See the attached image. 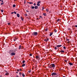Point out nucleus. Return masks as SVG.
<instances>
[{
	"mask_svg": "<svg viewBox=\"0 0 77 77\" xmlns=\"http://www.w3.org/2000/svg\"><path fill=\"white\" fill-rule=\"evenodd\" d=\"M55 64H52L50 65V66H48V68H51V69H52L53 68V69H54L55 67Z\"/></svg>",
	"mask_w": 77,
	"mask_h": 77,
	"instance_id": "f257e3e1",
	"label": "nucleus"
},
{
	"mask_svg": "<svg viewBox=\"0 0 77 77\" xmlns=\"http://www.w3.org/2000/svg\"><path fill=\"white\" fill-rule=\"evenodd\" d=\"M52 77H57V74L55 72H53L51 74Z\"/></svg>",
	"mask_w": 77,
	"mask_h": 77,
	"instance_id": "f03ea898",
	"label": "nucleus"
},
{
	"mask_svg": "<svg viewBox=\"0 0 77 77\" xmlns=\"http://www.w3.org/2000/svg\"><path fill=\"white\" fill-rule=\"evenodd\" d=\"M32 35H33V36H37L38 35V32H34L32 33Z\"/></svg>",
	"mask_w": 77,
	"mask_h": 77,
	"instance_id": "7ed1b4c3",
	"label": "nucleus"
},
{
	"mask_svg": "<svg viewBox=\"0 0 77 77\" xmlns=\"http://www.w3.org/2000/svg\"><path fill=\"white\" fill-rule=\"evenodd\" d=\"M11 56H14L15 55V54L14 53H11Z\"/></svg>",
	"mask_w": 77,
	"mask_h": 77,
	"instance_id": "20e7f679",
	"label": "nucleus"
},
{
	"mask_svg": "<svg viewBox=\"0 0 77 77\" xmlns=\"http://www.w3.org/2000/svg\"><path fill=\"white\" fill-rule=\"evenodd\" d=\"M61 46H62L61 45H57V47H61Z\"/></svg>",
	"mask_w": 77,
	"mask_h": 77,
	"instance_id": "39448f33",
	"label": "nucleus"
},
{
	"mask_svg": "<svg viewBox=\"0 0 77 77\" xmlns=\"http://www.w3.org/2000/svg\"><path fill=\"white\" fill-rule=\"evenodd\" d=\"M21 45H20L19 46V47L18 48V49L19 50H21Z\"/></svg>",
	"mask_w": 77,
	"mask_h": 77,
	"instance_id": "423d86ee",
	"label": "nucleus"
},
{
	"mask_svg": "<svg viewBox=\"0 0 77 77\" xmlns=\"http://www.w3.org/2000/svg\"><path fill=\"white\" fill-rule=\"evenodd\" d=\"M22 75L23 77H25V75H24V74L23 73H22Z\"/></svg>",
	"mask_w": 77,
	"mask_h": 77,
	"instance_id": "0eeeda50",
	"label": "nucleus"
},
{
	"mask_svg": "<svg viewBox=\"0 0 77 77\" xmlns=\"http://www.w3.org/2000/svg\"><path fill=\"white\" fill-rule=\"evenodd\" d=\"M17 17H20V14H17Z\"/></svg>",
	"mask_w": 77,
	"mask_h": 77,
	"instance_id": "6e6552de",
	"label": "nucleus"
},
{
	"mask_svg": "<svg viewBox=\"0 0 77 77\" xmlns=\"http://www.w3.org/2000/svg\"><path fill=\"white\" fill-rule=\"evenodd\" d=\"M69 65H73V64H72V63H69Z\"/></svg>",
	"mask_w": 77,
	"mask_h": 77,
	"instance_id": "1a4fd4ad",
	"label": "nucleus"
},
{
	"mask_svg": "<svg viewBox=\"0 0 77 77\" xmlns=\"http://www.w3.org/2000/svg\"><path fill=\"white\" fill-rule=\"evenodd\" d=\"M25 65H26V64L23 63V64L22 65V66H23H23H25Z\"/></svg>",
	"mask_w": 77,
	"mask_h": 77,
	"instance_id": "9d476101",
	"label": "nucleus"
},
{
	"mask_svg": "<svg viewBox=\"0 0 77 77\" xmlns=\"http://www.w3.org/2000/svg\"><path fill=\"white\" fill-rule=\"evenodd\" d=\"M52 35H53V32H51L50 34V36H51Z\"/></svg>",
	"mask_w": 77,
	"mask_h": 77,
	"instance_id": "9b49d317",
	"label": "nucleus"
},
{
	"mask_svg": "<svg viewBox=\"0 0 77 77\" xmlns=\"http://www.w3.org/2000/svg\"><path fill=\"white\" fill-rule=\"evenodd\" d=\"M35 9H37L38 8V6H36L35 7Z\"/></svg>",
	"mask_w": 77,
	"mask_h": 77,
	"instance_id": "f8f14e48",
	"label": "nucleus"
},
{
	"mask_svg": "<svg viewBox=\"0 0 77 77\" xmlns=\"http://www.w3.org/2000/svg\"><path fill=\"white\" fill-rule=\"evenodd\" d=\"M9 73H5V75H9Z\"/></svg>",
	"mask_w": 77,
	"mask_h": 77,
	"instance_id": "ddd939ff",
	"label": "nucleus"
},
{
	"mask_svg": "<svg viewBox=\"0 0 77 77\" xmlns=\"http://www.w3.org/2000/svg\"><path fill=\"white\" fill-rule=\"evenodd\" d=\"M35 57L36 58V59H38V58H39V56H36Z\"/></svg>",
	"mask_w": 77,
	"mask_h": 77,
	"instance_id": "4468645a",
	"label": "nucleus"
},
{
	"mask_svg": "<svg viewBox=\"0 0 77 77\" xmlns=\"http://www.w3.org/2000/svg\"><path fill=\"white\" fill-rule=\"evenodd\" d=\"M28 3H29V4H33V2H28Z\"/></svg>",
	"mask_w": 77,
	"mask_h": 77,
	"instance_id": "2eb2a0df",
	"label": "nucleus"
},
{
	"mask_svg": "<svg viewBox=\"0 0 77 77\" xmlns=\"http://www.w3.org/2000/svg\"><path fill=\"white\" fill-rule=\"evenodd\" d=\"M48 39H47L46 40H44V41H45L46 42H47V41H48Z\"/></svg>",
	"mask_w": 77,
	"mask_h": 77,
	"instance_id": "dca6fc26",
	"label": "nucleus"
},
{
	"mask_svg": "<svg viewBox=\"0 0 77 77\" xmlns=\"http://www.w3.org/2000/svg\"><path fill=\"white\" fill-rule=\"evenodd\" d=\"M43 15H44V16H46V14H45V13H43Z\"/></svg>",
	"mask_w": 77,
	"mask_h": 77,
	"instance_id": "f3484780",
	"label": "nucleus"
},
{
	"mask_svg": "<svg viewBox=\"0 0 77 77\" xmlns=\"http://www.w3.org/2000/svg\"><path fill=\"white\" fill-rule=\"evenodd\" d=\"M61 53H64L65 51H61Z\"/></svg>",
	"mask_w": 77,
	"mask_h": 77,
	"instance_id": "a211bd4d",
	"label": "nucleus"
},
{
	"mask_svg": "<svg viewBox=\"0 0 77 77\" xmlns=\"http://www.w3.org/2000/svg\"><path fill=\"white\" fill-rule=\"evenodd\" d=\"M37 5L38 6H40V4L37 3Z\"/></svg>",
	"mask_w": 77,
	"mask_h": 77,
	"instance_id": "6ab92c4d",
	"label": "nucleus"
},
{
	"mask_svg": "<svg viewBox=\"0 0 77 77\" xmlns=\"http://www.w3.org/2000/svg\"><path fill=\"white\" fill-rule=\"evenodd\" d=\"M54 32H57V30L56 29H55L54 30Z\"/></svg>",
	"mask_w": 77,
	"mask_h": 77,
	"instance_id": "aec40b11",
	"label": "nucleus"
},
{
	"mask_svg": "<svg viewBox=\"0 0 77 77\" xmlns=\"http://www.w3.org/2000/svg\"><path fill=\"white\" fill-rule=\"evenodd\" d=\"M46 11L47 12H48V11H49V10L47 9H46Z\"/></svg>",
	"mask_w": 77,
	"mask_h": 77,
	"instance_id": "412c9836",
	"label": "nucleus"
},
{
	"mask_svg": "<svg viewBox=\"0 0 77 77\" xmlns=\"http://www.w3.org/2000/svg\"><path fill=\"white\" fill-rule=\"evenodd\" d=\"M66 41H69V39H66Z\"/></svg>",
	"mask_w": 77,
	"mask_h": 77,
	"instance_id": "4be33fe9",
	"label": "nucleus"
},
{
	"mask_svg": "<svg viewBox=\"0 0 77 77\" xmlns=\"http://www.w3.org/2000/svg\"><path fill=\"white\" fill-rule=\"evenodd\" d=\"M22 63H25V60L23 61V62H22Z\"/></svg>",
	"mask_w": 77,
	"mask_h": 77,
	"instance_id": "5701e85b",
	"label": "nucleus"
},
{
	"mask_svg": "<svg viewBox=\"0 0 77 77\" xmlns=\"http://www.w3.org/2000/svg\"><path fill=\"white\" fill-rule=\"evenodd\" d=\"M21 19L22 20H23V17H21Z\"/></svg>",
	"mask_w": 77,
	"mask_h": 77,
	"instance_id": "b1692460",
	"label": "nucleus"
},
{
	"mask_svg": "<svg viewBox=\"0 0 77 77\" xmlns=\"http://www.w3.org/2000/svg\"><path fill=\"white\" fill-rule=\"evenodd\" d=\"M13 7H14V8H15V7L16 5H14L13 6Z\"/></svg>",
	"mask_w": 77,
	"mask_h": 77,
	"instance_id": "393cba45",
	"label": "nucleus"
},
{
	"mask_svg": "<svg viewBox=\"0 0 77 77\" xmlns=\"http://www.w3.org/2000/svg\"><path fill=\"white\" fill-rule=\"evenodd\" d=\"M32 8V9H34L35 8V7L34 6L31 7Z\"/></svg>",
	"mask_w": 77,
	"mask_h": 77,
	"instance_id": "a878e982",
	"label": "nucleus"
},
{
	"mask_svg": "<svg viewBox=\"0 0 77 77\" xmlns=\"http://www.w3.org/2000/svg\"><path fill=\"white\" fill-rule=\"evenodd\" d=\"M40 3H41V1H39L37 2V3L39 4Z\"/></svg>",
	"mask_w": 77,
	"mask_h": 77,
	"instance_id": "bb28decb",
	"label": "nucleus"
},
{
	"mask_svg": "<svg viewBox=\"0 0 77 77\" xmlns=\"http://www.w3.org/2000/svg\"><path fill=\"white\" fill-rule=\"evenodd\" d=\"M21 74H22V73H21V72L19 73V75H20V76L21 75Z\"/></svg>",
	"mask_w": 77,
	"mask_h": 77,
	"instance_id": "cd10ccee",
	"label": "nucleus"
},
{
	"mask_svg": "<svg viewBox=\"0 0 77 77\" xmlns=\"http://www.w3.org/2000/svg\"><path fill=\"white\" fill-rule=\"evenodd\" d=\"M3 11H4V10H1V12H3Z\"/></svg>",
	"mask_w": 77,
	"mask_h": 77,
	"instance_id": "c85d7f7f",
	"label": "nucleus"
},
{
	"mask_svg": "<svg viewBox=\"0 0 77 77\" xmlns=\"http://www.w3.org/2000/svg\"><path fill=\"white\" fill-rule=\"evenodd\" d=\"M14 14H17V13H16V12H15V11H14Z\"/></svg>",
	"mask_w": 77,
	"mask_h": 77,
	"instance_id": "c756f323",
	"label": "nucleus"
},
{
	"mask_svg": "<svg viewBox=\"0 0 77 77\" xmlns=\"http://www.w3.org/2000/svg\"><path fill=\"white\" fill-rule=\"evenodd\" d=\"M1 5H3V4H4V3H3V2H2V3H1Z\"/></svg>",
	"mask_w": 77,
	"mask_h": 77,
	"instance_id": "7c9ffc66",
	"label": "nucleus"
},
{
	"mask_svg": "<svg viewBox=\"0 0 77 77\" xmlns=\"http://www.w3.org/2000/svg\"><path fill=\"white\" fill-rule=\"evenodd\" d=\"M29 56H32V54H29Z\"/></svg>",
	"mask_w": 77,
	"mask_h": 77,
	"instance_id": "2f4dec72",
	"label": "nucleus"
},
{
	"mask_svg": "<svg viewBox=\"0 0 77 77\" xmlns=\"http://www.w3.org/2000/svg\"><path fill=\"white\" fill-rule=\"evenodd\" d=\"M63 48H64V49H66V47H65V46H64Z\"/></svg>",
	"mask_w": 77,
	"mask_h": 77,
	"instance_id": "473e14b6",
	"label": "nucleus"
},
{
	"mask_svg": "<svg viewBox=\"0 0 77 77\" xmlns=\"http://www.w3.org/2000/svg\"><path fill=\"white\" fill-rule=\"evenodd\" d=\"M64 61L65 62H67V60H64Z\"/></svg>",
	"mask_w": 77,
	"mask_h": 77,
	"instance_id": "72a5a7b5",
	"label": "nucleus"
},
{
	"mask_svg": "<svg viewBox=\"0 0 77 77\" xmlns=\"http://www.w3.org/2000/svg\"><path fill=\"white\" fill-rule=\"evenodd\" d=\"M54 49H55V50H56V49H57V47H55Z\"/></svg>",
	"mask_w": 77,
	"mask_h": 77,
	"instance_id": "f704fd0d",
	"label": "nucleus"
},
{
	"mask_svg": "<svg viewBox=\"0 0 77 77\" xmlns=\"http://www.w3.org/2000/svg\"><path fill=\"white\" fill-rule=\"evenodd\" d=\"M59 21V19H58L57 20V22H58Z\"/></svg>",
	"mask_w": 77,
	"mask_h": 77,
	"instance_id": "c9c22d12",
	"label": "nucleus"
},
{
	"mask_svg": "<svg viewBox=\"0 0 77 77\" xmlns=\"http://www.w3.org/2000/svg\"><path fill=\"white\" fill-rule=\"evenodd\" d=\"M1 1H2V3H4V2H3V0H1Z\"/></svg>",
	"mask_w": 77,
	"mask_h": 77,
	"instance_id": "e433bc0d",
	"label": "nucleus"
},
{
	"mask_svg": "<svg viewBox=\"0 0 77 77\" xmlns=\"http://www.w3.org/2000/svg\"><path fill=\"white\" fill-rule=\"evenodd\" d=\"M48 30V29H45V31L46 32H47V31Z\"/></svg>",
	"mask_w": 77,
	"mask_h": 77,
	"instance_id": "4c0bfd02",
	"label": "nucleus"
},
{
	"mask_svg": "<svg viewBox=\"0 0 77 77\" xmlns=\"http://www.w3.org/2000/svg\"><path fill=\"white\" fill-rule=\"evenodd\" d=\"M19 70L20 71H22V69H19Z\"/></svg>",
	"mask_w": 77,
	"mask_h": 77,
	"instance_id": "58836bf2",
	"label": "nucleus"
},
{
	"mask_svg": "<svg viewBox=\"0 0 77 77\" xmlns=\"http://www.w3.org/2000/svg\"><path fill=\"white\" fill-rule=\"evenodd\" d=\"M34 6H36V4L34 3Z\"/></svg>",
	"mask_w": 77,
	"mask_h": 77,
	"instance_id": "ea45409f",
	"label": "nucleus"
},
{
	"mask_svg": "<svg viewBox=\"0 0 77 77\" xmlns=\"http://www.w3.org/2000/svg\"><path fill=\"white\" fill-rule=\"evenodd\" d=\"M42 8H42V11H43V10H44V8L43 7H42Z\"/></svg>",
	"mask_w": 77,
	"mask_h": 77,
	"instance_id": "a19ab883",
	"label": "nucleus"
},
{
	"mask_svg": "<svg viewBox=\"0 0 77 77\" xmlns=\"http://www.w3.org/2000/svg\"><path fill=\"white\" fill-rule=\"evenodd\" d=\"M19 71H20V69H17V71H18V72H19Z\"/></svg>",
	"mask_w": 77,
	"mask_h": 77,
	"instance_id": "79ce46f5",
	"label": "nucleus"
},
{
	"mask_svg": "<svg viewBox=\"0 0 77 77\" xmlns=\"http://www.w3.org/2000/svg\"><path fill=\"white\" fill-rule=\"evenodd\" d=\"M28 72H29V73H30V72H31V71H28Z\"/></svg>",
	"mask_w": 77,
	"mask_h": 77,
	"instance_id": "37998d69",
	"label": "nucleus"
},
{
	"mask_svg": "<svg viewBox=\"0 0 77 77\" xmlns=\"http://www.w3.org/2000/svg\"><path fill=\"white\" fill-rule=\"evenodd\" d=\"M25 16H26V17H27V14H25Z\"/></svg>",
	"mask_w": 77,
	"mask_h": 77,
	"instance_id": "c03bdc74",
	"label": "nucleus"
},
{
	"mask_svg": "<svg viewBox=\"0 0 77 77\" xmlns=\"http://www.w3.org/2000/svg\"><path fill=\"white\" fill-rule=\"evenodd\" d=\"M40 17L41 18H42V16H40Z\"/></svg>",
	"mask_w": 77,
	"mask_h": 77,
	"instance_id": "a18cd8bd",
	"label": "nucleus"
},
{
	"mask_svg": "<svg viewBox=\"0 0 77 77\" xmlns=\"http://www.w3.org/2000/svg\"><path fill=\"white\" fill-rule=\"evenodd\" d=\"M10 24H11V23H8V25H10Z\"/></svg>",
	"mask_w": 77,
	"mask_h": 77,
	"instance_id": "49530a36",
	"label": "nucleus"
},
{
	"mask_svg": "<svg viewBox=\"0 0 77 77\" xmlns=\"http://www.w3.org/2000/svg\"><path fill=\"white\" fill-rule=\"evenodd\" d=\"M14 12H11V14H14Z\"/></svg>",
	"mask_w": 77,
	"mask_h": 77,
	"instance_id": "de8ad7c7",
	"label": "nucleus"
},
{
	"mask_svg": "<svg viewBox=\"0 0 77 77\" xmlns=\"http://www.w3.org/2000/svg\"><path fill=\"white\" fill-rule=\"evenodd\" d=\"M75 27H77V25L75 26Z\"/></svg>",
	"mask_w": 77,
	"mask_h": 77,
	"instance_id": "09e8293b",
	"label": "nucleus"
},
{
	"mask_svg": "<svg viewBox=\"0 0 77 77\" xmlns=\"http://www.w3.org/2000/svg\"><path fill=\"white\" fill-rule=\"evenodd\" d=\"M14 41H16V39H14Z\"/></svg>",
	"mask_w": 77,
	"mask_h": 77,
	"instance_id": "8fccbe9b",
	"label": "nucleus"
},
{
	"mask_svg": "<svg viewBox=\"0 0 77 77\" xmlns=\"http://www.w3.org/2000/svg\"><path fill=\"white\" fill-rule=\"evenodd\" d=\"M26 12H29V11H26Z\"/></svg>",
	"mask_w": 77,
	"mask_h": 77,
	"instance_id": "3c124183",
	"label": "nucleus"
},
{
	"mask_svg": "<svg viewBox=\"0 0 77 77\" xmlns=\"http://www.w3.org/2000/svg\"><path fill=\"white\" fill-rule=\"evenodd\" d=\"M16 73H18V72H16Z\"/></svg>",
	"mask_w": 77,
	"mask_h": 77,
	"instance_id": "603ef678",
	"label": "nucleus"
},
{
	"mask_svg": "<svg viewBox=\"0 0 77 77\" xmlns=\"http://www.w3.org/2000/svg\"><path fill=\"white\" fill-rule=\"evenodd\" d=\"M16 77H18L19 76H18V75H17V76H16Z\"/></svg>",
	"mask_w": 77,
	"mask_h": 77,
	"instance_id": "864d4df0",
	"label": "nucleus"
},
{
	"mask_svg": "<svg viewBox=\"0 0 77 77\" xmlns=\"http://www.w3.org/2000/svg\"><path fill=\"white\" fill-rule=\"evenodd\" d=\"M63 77H65V76H63Z\"/></svg>",
	"mask_w": 77,
	"mask_h": 77,
	"instance_id": "5fc2aeb1",
	"label": "nucleus"
},
{
	"mask_svg": "<svg viewBox=\"0 0 77 77\" xmlns=\"http://www.w3.org/2000/svg\"><path fill=\"white\" fill-rule=\"evenodd\" d=\"M1 0H0V2H1Z\"/></svg>",
	"mask_w": 77,
	"mask_h": 77,
	"instance_id": "6e6d98bb",
	"label": "nucleus"
},
{
	"mask_svg": "<svg viewBox=\"0 0 77 77\" xmlns=\"http://www.w3.org/2000/svg\"><path fill=\"white\" fill-rule=\"evenodd\" d=\"M39 19H41V18H39Z\"/></svg>",
	"mask_w": 77,
	"mask_h": 77,
	"instance_id": "4d7b16f0",
	"label": "nucleus"
},
{
	"mask_svg": "<svg viewBox=\"0 0 77 77\" xmlns=\"http://www.w3.org/2000/svg\"><path fill=\"white\" fill-rule=\"evenodd\" d=\"M37 19H38V18H37Z\"/></svg>",
	"mask_w": 77,
	"mask_h": 77,
	"instance_id": "13d9d810",
	"label": "nucleus"
}]
</instances>
